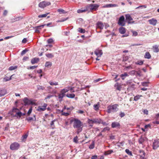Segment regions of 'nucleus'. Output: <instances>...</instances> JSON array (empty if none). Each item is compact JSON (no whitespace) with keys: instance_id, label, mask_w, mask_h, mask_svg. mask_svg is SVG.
Listing matches in <instances>:
<instances>
[{"instance_id":"f257e3e1","label":"nucleus","mask_w":159,"mask_h":159,"mask_svg":"<svg viewBox=\"0 0 159 159\" xmlns=\"http://www.w3.org/2000/svg\"><path fill=\"white\" fill-rule=\"evenodd\" d=\"M71 123H73V127L74 128L77 129V133L79 134L83 130V123L79 119L77 118H73L70 120Z\"/></svg>"},{"instance_id":"f03ea898","label":"nucleus","mask_w":159,"mask_h":159,"mask_svg":"<svg viewBox=\"0 0 159 159\" xmlns=\"http://www.w3.org/2000/svg\"><path fill=\"white\" fill-rule=\"evenodd\" d=\"M99 7V5L98 4H90L85 7L87 11L88 12H90L93 11H95L97 10Z\"/></svg>"},{"instance_id":"7ed1b4c3","label":"nucleus","mask_w":159,"mask_h":159,"mask_svg":"<svg viewBox=\"0 0 159 159\" xmlns=\"http://www.w3.org/2000/svg\"><path fill=\"white\" fill-rule=\"evenodd\" d=\"M88 123L89 124V127L90 128H92L93 126V123H100L101 122V120L100 119H89L87 121Z\"/></svg>"},{"instance_id":"20e7f679","label":"nucleus","mask_w":159,"mask_h":159,"mask_svg":"<svg viewBox=\"0 0 159 159\" xmlns=\"http://www.w3.org/2000/svg\"><path fill=\"white\" fill-rule=\"evenodd\" d=\"M118 105L116 104L110 105L107 107V112L109 113L116 112L118 110Z\"/></svg>"},{"instance_id":"39448f33","label":"nucleus","mask_w":159,"mask_h":159,"mask_svg":"<svg viewBox=\"0 0 159 159\" xmlns=\"http://www.w3.org/2000/svg\"><path fill=\"white\" fill-rule=\"evenodd\" d=\"M51 3L49 2L43 1L40 2L39 4V7L42 8H43L47 6L50 5Z\"/></svg>"},{"instance_id":"423d86ee","label":"nucleus","mask_w":159,"mask_h":159,"mask_svg":"<svg viewBox=\"0 0 159 159\" xmlns=\"http://www.w3.org/2000/svg\"><path fill=\"white\" fill-rule=\"evenodd\" d=\"M20 147V145L17 143H12L10 146V148L11 150H17Z\"/></svg>"},{"instance_id":"0eeeda50","label":"nucleus","mask_w":159,"mask_h":159,"mask_svg":"<svg viewBox=\"0 0 159 159\" xmlns=\"http://www.w3.org/2000/svg\"><path fill=\"white\" fill-rule=\"evenodd\" d=\"M125 17L126 20L129 24L134 23V21H132L133 20V19L129 14H126Z\"/></svg>"},{"instance_id":"6e6552de","label":"nucleus","mask_w":159,"mask_h":159,"mask_svg":"<svg viewBox=\"0 0 159 159\" xmlns=\"http://www.w3.org/2000/svg\"><path fill=\"white\" fill-rule=\"evenodd\" d=\"M118 24L121 26H124L125 25V17L123 16H120L118 22Z\"/></svg>"},{"instance_id":"1a4fd4ad","label":"nucleus","mask_w":159,"mask_h":159,"mask_svg":"<svg viewBox=\"0 0 159 159\" xmlns=\"http://www.w3.org/2000/svg\"><path fill=\"white\" fill-rule=\"evenodd\" d=\"M159 147V140H155L152 144L153 149L154 150L157 149Z\"/></svg>"},{"instance_id":"9d476101","label":"nucleus","mask_w":159,"mask_h":159,"mask_svg":"<svg viewBox=\"0 0 159 159\" xmlns=\"http://www.w3.org/2000/svg\"><path fill=\"white\" fill-rule=\"evenodd\" d=\"M25 105L33 104V102L31 100L27 98H25L23 99Z\"/></svg>"},{"instance_id":"9b49d317","label":"nucleus","mask_w":159,"mask_h":159,"mask_svg":"<svg viewBox=\"0 0 159 159\" xmlns=\"http://www.w3.org/2000/svg\"><path fill=\"white\" fill-rule=\"evenodd\" d=\"M47 106L46 103H44L42 106L38 107L37 110L39 111H43L46 109Z\"/></svg>"},{"instance_id":"f8f14e48","label":"nucleus","mask_w":159,"mask_h":159,"mask_svg":"<svg viewBox=\"0 0 159 159\" xmlns=\"http://www.w3.org/2000/svg\"><path fill=\"white\" fill-rule=\"evenodd\" d=\"M148 21L149 22L150 24L152 25L153 26L156 25L157 23V20L154 18L149 20H148Z\"/></svg>"},{"instance_id":"ddd939ff","label":"nucleus","mask_w":159,"mask_h":159,"mask_svg":"<svg viewBox=\"0 0 159 159\" xmlns=\"http://www.w3.org/2000/svg\"><path fill=\"white\" fill-rule=\"evenodd\" d=\"M45 24L39 26L35 27L34 28L35 29V32L36 33H39L40 30L42 28H43L44 26H45Z\"/></svg>"},{"instance_id":"4468645a","label":"nucleus","mask_w":159,"mask_h":159,"mask_svg":"<svg viewBox=\"0 0 159 159\" xmlns=\"http://www.w3.org/2000/svg\"><path fill=\"white\" fill-rule=\"evenodd\" d=\"M94 53L98 57H99L101 56L102 53L101 50L97 49L94 51Z\"/></svg>"},{"instance_id":"2eb2a0df","label":"nucleus","mask_w":159,"mask_h":159,"mask_svg":"<svg viewBox=\"0 0 159 159\" xmlns=\"http://www.w3.org/2000/svg\"><path fill=\"white\" fill-rule=\"evenodd\" d=\"M118 6V5L115 4H109L106 5H105L103 6V7L104 8H107L117 7Z\"/></svg>"},{"instance_id":"dca6fc26","label":"nucleus","mask_w":159,"mask_h":159,"mask_svg":"<svg viewBox=\"0 0 159 159\" xmlns=\"http://www.w3.org/2000/svg\"><path fill=\"white\" fill-rule=\"evenodd\" d=\"M97 28L101 29H102L104 27V25L101 22H98L96 24Z\"/></svg>"},{"instance_id":"f3484780","label":"nucleus","mask_w":159,"mask_h":159,"mask_svg":"<svg viewBox=\"0 0 159 159\" xmlns=\"http://www.w3.org/2000/svg\"><path fill=\"white\" fill-rule=\"evenodd\" d=\"M140 159H146L145 158V153L144 151L143 150H140Z\"/></svg>"},{"instance_id":"a211bd4d","label":"nucleus","mask_w":159,"mask_h":159,"mask_svg":"<svg viewBox=\"0 0 159 159\" xmlns=\"http://www.w3.org/2000/svg\"><path fill=\"white\" fill-rule=\"evenodd\" d=\"M120 125L119 123L116 122H113L111 124V126L113 128H115L120 126Z\"/></svg>"},{"instance_id":"6ab92c4d","label":"nucleus","mask_w":159,"mask_h":159,"mask_svg":"<svg viewBox=\"0 0 159 159\" xmlns=\"http://www.w3.org/2000/svg\"><path fill=\"white\" fill-rule=\"evenodd\" d=\"M159 46L157 45H154L152 47V49L153 50V51L155 52H157L159 51V49L158 48Z\"/></svg>"},{"instance_id":"aec40b11","label":"nucleus","mask_w":159,"mask_h":159,"mask_svg":"<svg viewBox=\"0 0 159 159\" xmlns=\"http://www.w3.org/2000/svg\"><path fill=\"white\" fill-rule=\"evenodd\" d=\"M39 61V59L38 58H34L32 59L31 63L32 64L38 63Z\"/></svg>"},{"instance_id":"412c9836","label":"nucleus","mask_w":159,"mask_h":159,"mask_svg":"<svg viewBox=\"0 0 159 159\" xmlns=\"http://www.w3.org/2000/svg\"><path fill=\"white\" fill-rule=\"evenodd\" d=\"M93 107L94 110L96 111H98L99 110L100 107V103L98 102L96 104H94Z\"/></svg>"},{"instance_id":"4be33fe9","label":"nucleus","mask_w":159,"mask_h":159,"mask_svg":"<svg viewBox=\"0 0 159 159\" xmlns=\"http://www.w3.org/2000/svg\"><path fill=\"white\" fill-rule=\"evenodd\" d=\"M7 93V91L5 89L0 90V96H2L5 95Z\"/></svg>"},{"instance_id":"5701e85b","label":"nucleus","mask_w":159,"mask_h":159,"mask_svg":"<svg viewBox=\"0 0 159 159\" xmlns=\"http://www.w3.org/2000/svg\"><path fill=\"white\" fill-rule=\"evenodd\" d=\"M69 90V89H68V87H67L61 90L60 91V93L65 95V93L68 92Z\"/></svg>"},{"instance_id":"b1692460","label":"nucleus","mask_w":159,"mask_h":159,"mask_svg":"<svg viewBox=\"0 0 159 159\" xmlns=\"http://www.w3.org/2000/svg\"><path fill=\"white\" fill-rule=\"evenodd\" d=\"M119 31L121 34H124L126 32V29L125 28L121 27L119 28Z\"/></svg>"},{"instance_id":"393cba45","label":"nucleus","mask_w":159,"mask_h":159,"mask_svg":"<svg viewBox=\"0 0 159 159\" xmlns=\"http://www.w3.org/2000/svg\"><path fill=\"white\" fill-rule=\"evenodd\" d=\"M34 119L33 117H29L28 118H27L26 119V120L29 122H31L33 120H35L36 119L35 118V115H34Z\"/></svg>"},{"instance_id":"a878e982","label":"nucleus","mask_w":159,"mask_h":159,"mask_svg":"<svg viewBox=\"0 0 159 159\" xmlns=\"http://www.w3.org/2000/svg\"><path fill=\"white\" fill-rule=\"evenodd\" d=\"M46 57L49 58H52L54 57V55L52 53H48L45 54Z\"/></svg>"},{"instance_id":"bb28decb","label":"nucleus","mask_w":159,"mask_h":159,"mask_svg":"<svg viewBox=\"0 0 159 159\" xmlns=\"http://www.w3.org/2000/svg\"><path fill=\"white\" fill-rule=\"evenodd\" d=\"M56 120L55 119L51 121L50 124L51 127L52 129H53L55 128V126L54 125V122L56 121Z\"/></svg>"},{"instance_id":"cd10ccee","label":"nucleus","mask_w":159,"mask_h":159,"mask_svg":"<svg viewBox=\"0 0 159 159\" xmlns=\"http://www.w3.org/2000/svg\"><path fill=\"white\" fill-rule=\"evenodd\" d=\"M49 83L51 85H57L58 84V83L56 81H50L49 82Z\"/></svg>"},{"instance_id":"c85d7f7f","label":"nucleus","mask_w":159,"mask_h":159,"mask_svg":"<svg viewBox=\"0 0 159 159\" xmlns=\"http://www.w3.org/2000/svg\"><path fill=\"white\" fill-rule=\"evenodd\" d=\"M15 116L17 118H20L22 116L21 112L19 111L18 112L16 113L15 114Z\"/></svg>"},{"instance_id":"c756f323","label":"nucleus","mask_w":159,"mask_h":159,"mask_svg":"<svg viewBox=\"0 0 159 159\" xmlns=\"http://www.w3.org/2000/svg\"><path fill=\"white\" fill-rule=\"evenodd\" d=\"M52 65V64L51 62L49 61H47L45 64V66L47 67H51Z\"/></svg>"},{"instance_id":"7c9ffc66","label":"nucleus","mask_w":159,"mask_h":159,"mask_svg":"<svg viewBox=\"0 0 159 159\" xmlns=\"http://www.w3.org/2000/svg\"><path fill=\"white\" fill-rule=\"evenodd\" d=\"M75 94L74 93H68L66 95V96L69 98H73L75 97Z\"/></svg>"},{"instance_id":"2f4dec72","label":"nucleus","mask_w":159,"mask_h":159,"mask_svg":"<svg viewBox=\"0 0 159 159\" xmlns=\"http://www.w3.org/2000/svg\"><path fill=\"white\" fill-rule=\"evenodd\" d=\"M87 11V10L86 9V7H85L84 9H82L78 10L77 11V12L78 13H81L85 12H86Z\"/></svg>"},{"instance_id":"473e14b6","label":"nucleus","mask_w":159,"mask_h":159,"mask_svg":"<svg viewBox=\"0 0 159 159\" xmlns=\"http://www.w3.org/2000/svg\"><path fill=\"white\" fill-rule=\"evenodd\" d=\"M144 57L148 59H150L151 57V56L149 52H147L144 56Z\"/></svg>"},{"instance_id":"72a5a7b5","label":"nucleus","mask_w":159,"mask_h":159,"mask_svg":"<svg viewBox=\"0 0 159 159\" xmlns=\"http://www.w3.org/2000/svg\"><path fill=\"white\" fill-rule=\"evenodd\" d=\"M13 75H12L10 77H6L3 79V81L6 82L9 80H11V77Z\"/></svg>"},{"instance_id":"f704fd0d","label":"nucleus","mask_w":159,"mask_h":159,"mask_svg":"<svg viewBox=\"0 0 159 159\" xmlns=\"http://www.w3.org/2000/svg\"><path fill=\"white\" fill-rule=\"evenodd\" d=\"M142 95H138L135 96L134 97V101H137L139 99L140 97H142Z\"/></svg>"},{"instance_id":"c9c22d12","label":"nucleus","mask_w":159,"mask_h":159,"mask_svg":"<svg viewBox=\"0 0 159 159\" xmlns=\"http://www.w3.org/2000/svg\"><path fill=\"white\" fill-rule=\"evenodd\" d=\"M128 76V75L127 73H125L124 74H122L120 75V76L121 77L122 79L123 80H124L125 78Z\"/></svg>"},{"instance_id":"e433bc0d","label":"nucleus","mask_w":159,"mask_h":159,"mask_svg":"<svg viewBox=\"0 0 159 159\" xmlns=\"http://www.w3.org/2000/svg\"><path fill=\"white\" fill-rule=\"evenodd\" d=\"M65 95L62 93H60L58 95V98L61 100V101Z\"/></svg>"},{"instance_id":"4c0bfd02","label":"nucleus","mask_w":159,"mask_h":159,"mask_svg":"<svg viewBox=\"0 0 159 159\" xmlns=\"http://www.w3.org/2000/svg\"><path fill=\"white\" fill-rule=\"evenodd\" d=\"M115 87H116V89L117 90L120 91L121 90V87L118 83H117L115 84Z\"/></svg>"},{"instance_id":"58836bf2","label":"nucleus","mask_w":159,"mask_h":159,"mask_svg":"<svg viewBox=\"0 0 159 159\" xmlns=\"http://www.w3.org/2000/svg\"><path fill=\"white\" fill-rule=\"evenodd\" d=\"M28 136V134H25L24 135H23L22 137V141H25L26 139H27Z\"/></svg>"},{"instance_id":"ea45409f","label":"nucleus","mask_w":159,"mask_h":159,"mask_svg":"<svg viewBox=\"0 0 159 159\" xmlns=\"http://www.w3.org/2000/svg\"><path fill=\"white\" fill-rule=\"evenodd\" d=\"M113 152V151L112 150H110L105 152L104 153V154L105 155H107L111 154Z\"/></svg>"},{"instance_id":"a19ab883","label":"nucleus","mask_w":159,"mask_h":159,"mask_svg":"<svg viewBox=\"0 0 159 159\" xmlns=\"http://www.w3.org/2000/svg\"><path fill=\"white\" fill-rule=\"evenodd\" d=\"M57 11L60 14L65 13H66L64 10L61 9H58L57 10Z\"/></svg>"},{"instance_id":"79ce46f5","label":"nucleus","mask_w":159,"mask_h":159,"mask_svg":"<svg viewBox=\"0 0 159 159\" xmlns=\"http://www.w3.org/2000/svg\"><path fill=\"white\" fill-rule=\"evenodd\" d=\"M63 110H62L61 111V112H62L61 115H62L67 116L69 115V113L63 112Z\"/></svg>"},{"instance_id":"37998d69","label":"nucleus","mask_w":159,"mask_h":159,"mask_svg":"<svg viewBox=\"0 0 159 159\" xmlns=\"http://www.w3.org/2000/svg\"><path fill=\"white\" fill-rule=\"evenodd\" d=\"M49 14V13H47L44 14L39 15L38 16L39 18H43L47 16V15Z\"/></svg>"},{"instance_id":"c03bdc74","label":"nucleus","mask_w":159,"mask_h":159,"mask_svg":"<svg viewBox=\"0 0 159 159\" xmlns=\"http://www.w3.org/2000/svg\"><path fill=\"white\" fill-rule=\"evenodd\" d=\"M17 68V66H11L9 68L8 70H12L16 69Z\"/></svg>"},{"instance_id":"a18cd8bd","label":"nucleus","mask_w":159,"mask_h":159,"mask_svg":"<svg viewBox=\"0 0 159 159\" xmlns=\"http://www.w3.org/2000/svg\"><path fill=\"white\" fill-rule=\"evenodd\" d=\"M143 63V61H138L135 63V64L140 65H142Z\"/></svg>"},{"instance_id":"49530a36","label":"nucleus","mask_w":159,"mask_h":159,"mask_svg":"<svg viewBox=\"0 0 159 159\" xmlns=\"http://www.w3.org/2000/svg\"><path fill=\"white\" fill-rule=\"evenodd\" d=\"M126 152L130 156H132V152L129 150L128 149H126L125 150Z\"/></svg>"},{"instance_id":"de8ad7c7","label":"nucleus","mask_w":159,"mask_h":159,"mask_svg":"<svg viewBox=\"0 0 159 159\" xmlns=\"http://www.w3.org/2000/svg\"><path fill=\"white\" fill-rule=\"evenodd\" d=\"M94 147V141H93L92 144L90 145L89 146V148L90 149H93Z\"/></svg>"},{"instance_id":"09e8293b","label":"nucleus","mask_w":159,"mask_h":159,"mask_svg":"<svg viewBox=\"0 0 159 159\" xmlns=\"http://www.w3.org/2000/svg\"><path fill=\"white\" fill-rule=\"evenodd\" d=\"M19 111V110L18 109L16 108H14L12 109V112L13 113H15L16 114V112H18Z\"/></svg>"},{"instance_id":"8fccbe9b","label":"nucleus","mask_w":159,"mask_h":159,"mask_svg":"<svg viewBox=\"0 0 159 159\" xmlns=\"http://www.w3.org/2000/svg\"><path fill=\"white\" fill-rule=\"evenodd\" d=\"M37 88L38 90H43L45 89V87L43 86L39 85L37 86Z\"/></svg>"},{"instance_id":"3c124183","label":"nucleus","mask_w":159,"mask_h":159,"mask_svg":"<svg viewBox=\"0 0 159 159\" xmlns=\"http://www.w3.org/2000/svg\"><path fill=\"white\" fill-rule=\"evenodd\" d=\"M144 141L143 138L141 137L139 139V142L140 144H142L144 142Z\"/></svg>"},{"instance_id":"603ef678","label":"nucleus","mask_w":159,"mask_h":159,"mask_svg":"<svg viewBox=\"0 0 159 159\" xmlns=\"http://www.w3.org/2000/svg\"><path fill=\"white\" fill-rule=\"evenodd\" d=\"M74 88L73 87H68V89H69V90H70V92H71V93H73V92H75V91L73 89Z\"/></svg>"},{"instance_id":"864d4df0","label":"nucleus","mask_w":159,"mask_h":159,"mask_svg":"<svg viewBox=\"0 0 159 159\" xmlns=\"http://www.w3.org/2000/svg\"><path fill=\"white\" fill-rule=\"evenodd\" d=\"M79 31L81 33H84L85 32V30L84 29H82L81 28H79Z\"/></svg>"},{"instance_id":"5fc2aeb1","label":"nucleus","mask_w":159,"mask_h":159,"mask_svg":"<svg viewBox=\"0 0 159 159\" xmlns=\"http://www.w3.org/2000/svg\"><path fill=\"white\" fill-rule=\"evenodd\" d=\"M78 137L77 136H76L73 139V141L74 142L77 143H78Z\"/></svg>"},{"instance_id":"6e6d98bb","label":"nucleus","mask_w":159,"mask_h":159,"mask_svg":"<svg viewBox=\"0 0 159 159\" xmlns=\"http://www.w3.org/2000/svg\"><path fill=\"white\" fill-rule=\"evenodd\" d=\"M131 32L133 34L132 35L134 36H136L138 35V33L137 32L133 30H132Z\"/></svg>"},{"instance_id":"4d7b16f0","label":"nucleus","mask_w":159,"mask_h":159,"mask_svg":"<svg viewBox=\"0 0 159 159\" xmlns=\"http://www.w3.org/2000/svg\"><path fill=\"white\" fill-rule=\"evenodd\" d=\"M27 51V50L26 49L23 50L21 53V55L22 56L23 55L25 54Z\"/></svg>"},{"instance_id":"13d9d810","label":"nucleus","mask_w":159,"mask_h":159,"mask_svg":"<svg viewBox=\"0 0 159 159\" xmlns=\"http://www.w3.org/2000/svg\"><path fill=\"white\" fill-rule=\"evenodd\" d=\"M37 66H30L29 67L28 69H34L36 67H37Z\"/></svg>"},{"instance_id":"bf43d9fd","label":"nucleus","mask_w":159,"mask_h":159,"mask_svg":"<svg viewBox=\"0 0 159 159\" xmlns=\"http://www.w3.org/2000/svg\"><path fill=\"white\" fill-rule=\"evenodd\" d=\"M32 107H31L29 109V111H28L27 112V114L28 116H29L31 114V113L32 112Z\"/></svg>"},{"instance_id":"052dcab7","label":"nucleus","mask_w":159,"mask_h":159,"mask_svg":"<svg viewBox=\"0 0 159 159\" xmlns=\"http://www.w3.org/2000/svg\"><path fill=\"white\" fill-rule=\"evenodd\" d=\"M53 95H51V94H48V95L45 98V99H49L50 98L53 97Z\"/></svg>"},{"instance_id":"680f3d73","label":"nucleus","mask_w":159,"mask_h":159,"mask_svg":"<svg viewBox=\"0 0 159 159\" xmlns=\"http://www.w3.org/2000/svg\"><path fill=\"white\" fill-rule=\"evenodd\" d=\"M140 7H143V8H146L147 7V6L146 5H141V6H140L138 7H137L136 8V9H138Z\"/></svg>"},{"instance_id":"e2e57ef3","label":"nucleus","mask_w":159,"mask_h":159,"mask_svg":"<svg viewBox=\"0 0 159 159\" xmlns=\"http://www.w3.org/2000/svg\"><path fill=\"white\" fill-rule=\"evenodd\" d=\"M47 42L49 43H52L53 42V40L52 39H50L48 40Z\"/></svg>"},{"instance_id":"0e129e2a","label":"nucleus","mask_w":159,"mask_h":159,"mask_svg":"<svg viewBox=\"0 0 159 159\" xmlns=\"http://www.w3.org/2000/svg\"><path fill=\"white\" fill-rule=\"evenodd\" d=\"M148 82H144L142 83V85L143 86H148Z\"/></svg>"},{"instance_id":"69168bd1","label":"nucleus","mask_w":159,"mask_h":159,"mask_svg":"<svg viewBox=\"0 0 159 159\" xmlns=\"http://www.w3.org/2000/svg\"><path fill=\"white\" fill-rule=\"evenodd\" d=\"M119 115L120 117H122L125 116V114L124 112H121L120 113Z\"/></svg>"},{"instance_id":"338daca9","label":"nucleus","mask_w":159,"mask_h":159,"mask_svg":"<svg viewBox=\"0 0 159 159\" xmlns=\"http://www.w3.org/2000/svg\"><path fill=\"white\" fill-rule=\"evenodd\" d=\"M143 111L145 114L147 115L148 114V111L147 109L144 110Z\"/></svg>"},{"instance_id":"774afa93","label":"nucleus","mask_w":159,"mask_h":159,"mask_svg":"<svg viewBox=\"0 0 159 159\" xmlns=\"http://www.w3.org/2000/svg\"><path fill=\"white\" fill-rule=\"evenodd\" d=\"M97 156L96 155H94L92 157V159H97Z\"/></svg>"}]
</instances>
